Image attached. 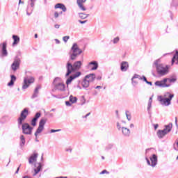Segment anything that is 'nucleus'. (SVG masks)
Segmentation results:
<instances>
[{"instance_id": "1", "label": "nucleus", "mask_w": 178, "mask_h": 178, "mask_svg": "<svg viewBox=\"0 0 178 178\" xmlns=\"http://www.w3.org/2000/svg\"><path fill=\"white\" fill-rule=\"evenodd\" d=\"M160 62L161 60H156L154 63L157 74H159V76H166V74L169 73V65L162 64Z\"/></svg>"}, {"instance_id": "2", "label": "nucleus", "mask_w": 178, "mask_h": 178, "mask_svg": "<svg viewBox=\"0 0 178 178\" xmlns=\"http://www.w3.org/2000/svg\"><path fill=\"white\" fill-rule=\"evenodd\" d=\"M81 65H82L81 61H76L73 65H72V63L70 61H68L65 66L67 69V73L65 74V77L70 76V74H72L73 72L76 70H79V69H81Z\"/></svg>"}, {"instance_id": "3", "label": "nucleus", "mask_w": 178, "mask_h": 178, "mask_svg": "<svg viewBox=\"0 0 178 178\" xmlns=\"http://www.w3.org/2000/svg\"><path fill=\"white\" fill-rule=\"evenodd\" d=\"M54 88L52 90L54 92H55V91L63 92V91L66 90V86H65V83L62 82V79L59 77L55 78V79L54 80Z\"/></svg>"}, {"instance_id": "4", "label": "nucleus", "mask_w": 178, "mask_h": 178, "mask_svg": "<svg viewBox=\"0 0 178 178\" xmlns=\"http://www.w3.org/2000/svg\"><path fill=\"white\" fill-rule=\"evenodd\" d=\"M72 54L70 55L71 60H75L77 58V56L83 53V50L79 48L77 43H74L71 48Z\"/></svg>"}, {"instance_id": "5", "label": "nucleus", "mask_w": 178, "mask_h": 178, "mask_svg": "<svg viewBox=\"0 0 178 178\" xmlns=\"http://www.w3.org/2000/svg\"><path fill=\"white\" fill-rule=\"evenodd\" d=\"M145 160L148 166H151L152 168H155L158 165V156L156 154H152L149 159L145 157Z\"/></svg>"}, {"instance_id": "6", "label": "nucleus", "mask_w": 178, "mask_h": 178, "mask_svg": "<svg viewBox=\"0 0 178 178\" xmlns=\"http://www.w3.org/2000/svg\"><path fill=\"white\" fill-rule=\"evenodd\" d=\"M27 116H29V108H25L21 112L20 116L17 120L19 127H20L22 124H23V121L26 120V119L27 118Z\"/></svg>"}, {"instance_id": "7", "label": "nucleus", "mask_w": 178, "mask_h": 178, "mask_svg": "<svg viewBox=\"0 0 178 178\" xmlns=\"http://www.w3.org/2000/svg\"><path fill=\"white\" fill-rule=\"evenodd\" d=\"M34 77L33 76H26L24 79V83L22 86V90H27L30 87V84L34 83Z\"/></svg>"}, {"instance_id": "8", "label": "nucleus", "mask_w": 178, "mask_h": 178, "mask_svg": "<svg viewBox=\"0 0 178 178\" xmlns=\"http://www.w3.org/2000/svg\"><path fill=\"white\" fill-rule=\"evenodd\" d=\"M45 123H47V120L44 118L40 120L39 122V127L35 133V137H38V134H41V133H42V130H44V126H45Z\"/></svg>"}, {"instance_id": "9", "label": "nucleus", "mask_w": 178, "mask_h": 178, "mask_svg": "<svg viewBox=\"0 0 178 178\" xmlns=\"http://www.w3.org/2000/svg\"><path fill=\"white\" fill-rule=\"evenodd\" d=\"M168 82L167 78H165L163 80L161 81H156L154 83V86L156 87H160L161 88H165L166 87H170V84L166 83Z\"/></svg>"}, {"instance_id": "10", "label": "nucleus", "mask_w": 178, "mask_h": 178, "mask_svg": "<svg viewBox=\"0 0 178 178\" xmlns=\"http://www.w3.org/2000/svg\"><path fill=\"white\" fill-rule=\"evenodd\" d=\"M22 132L24 134L30 135L33 133V127L28 123L22 124Z\"/></svg>"}, {"instance_id": "11", "label": "nucleus", "mask_w": 178, "mask_h": 178, "mask_svg": "<svg viewBox=\"0 0 178 178\" xmlns=\"http://www.w3.org/2000/svg\"><path fill=\"white\" fill-rule=\"evenodd\" d=\"M42 170V164L41 163H35L34 164V168H33V177L37 176Z\"/></svg>"}, {"instance_id": "12", "label": "nucleus", "mask_w": 178, "mask_h": 178, "mask_svg": "<svg viewBox=\"0 0 178 178\" xmlns=\"http://www.w3.org/2000/svg\"><path fill=\"white\" fill-rule=\"evenodd\" d=\"M10 69L11 70H13V72H16V70H19V69H20L19 58H16L14 60L13 63L11 65Z\"/></svg>"}, {"instance_id": "13", "label": "nucleus", "mask_w": 178, "mask_h": 178, "mask_svg": "<svg viewBox=\"0 0 178 178\" xmlns=\"http://www.w3.org/2000/svg\"><path fill=\"white\" fill-rule=\"evenodd\" d=\"M157 99L160 102V104L164 106H169V105H170V101H172V99H165L162 97V96H158Z\"/></svg>"}, {"instance_id": "14", "label": "nucleus", "mask_w": 178, "mask_h": 178, "mask_svg": "<svg viewBox=\"0 0 178 178\" xmlns=\"http://www.w3.org/2000/svg\"><path fill=\"white\" fill-rule=\"evenodd\" d=\"M37 0H29V5L31 6L30 8H27L26 10V15L27 16H30V15H31V13H33V10H34V3H35V1Z\"/></svg>"}, {"instance_id": "15", "label": "nucleus", "mask_w": 178, "mask_h": 178, "mask_svg": "<svg viewBox=\"0 0 178 178\" xmlns=\"http://www.w3.org/2000/svg\"><path fill=\"white\" fill-rule=\"evenodd\" d=\"M81 75V72H78L76 73H75L73 75H71L66 81V84L67 86H69V84L72 83V81H73V80H74V79H77V77H79V76Z\"/></svg>"}, {"instance_id": "16", "label": "nucleus", "mask_w": 178, "mask_h": 178, "mask_svg": "<svg viewBox=\"0 0 178 178\" xmlns=\"http://www.w3.org/2000/svg\"><path fill=\"white\" fill-rule=\"evenodd\" d=\"M37 158H38V154L33 153L29 159V165H33V163H35V162H37Z\"/></svg>"}, {"instance_id": "17", "label": "nucleus", "mask_w": 178, "mask_h": 178, "mask_svg": "<svg viewBox=\"0 0 178 178\" xmlns=\"http://www.w3.org/2000/svg\"><path fill=\"white\" fill-rule=\"evenodd\" d=\"M6 42H3L0 44V48L1 49L2 56H6L8 55V50H6Z\"/></svg>"}, {"instance_id": "18", "label": "nucleus", "mask_w": 178, "mask_h": 178, "mask_svg": "<svg viewBox=\"0 0 178 178\" xmlns=\"http://www.w3.org/2000/svg\"><path fill=\"white\" fill-rule=\"evenodd\" d=\"M121 131L124 137H130V134L131 132L130 131V129H129V128L122 127Z\"/></svg>"}, {"instance_id": "19", "label": "nucleus", "mask_w": 178, "mask_h": 178, "mask_svg": "<svg viewBox=\"0 0 178 178\" xmlns=\"http://www.w3.org/2000/svg\"><path fill=\"white\" fill-rule=\"evenodd\" d=\"M87 0H77L76 1V3L79 8V9H81V10H83V12H85V10H87V8H86V7H84V6L83 5V3H86Z\"/></svg>"}, {"instance_id": "20", "label": "nucleus", "mask_w": 178, "mask_h": 178, "mask_svg": "<svg viewBox=\"0 0 178 178\" xmlns=\"http://www.w3.org/2000/svg\"><path fill=\"white\" fill-rule=\"evenodd\" d=\"M127 69H129V63L126 61H123L121 63V71L122 72H127Z\"/></svg>"}, {"instance_id": "21", "label": "nucleus", "mask_w": 178, "mask_h": 178, "mask_svg": "<svg viewBox=\"0 0 178 178\" xmlns=\"http://www.w3.org/2000/svg\"><path fill=\"white\" fill-rule=\"evenodd\" d=\"M89 66L91 70H97L98 69V62L97 61H92L89 63Z\"/></svg>"}, {"instance_id": "22", "label": "nucleus", "mask_w": 178, "mask_h": 178, "mask_svg": "<svg viewBox=\"0 0 178 178\" xmlns=\"http://www.w3.org/2000/svg\"><path fill=\"white\" fill-rule=\"evenodd\" d=\"M41 89V86H38L34 90L33 94L31 97L32 99H34V98H37L38 97L39 91Z\"/></svg>"}, {"instance_id": "23", "label": "nucleus", "mask_w": 178, "mask_h": 178, "mask_svg": "<svg viewBox=\"0 0 178 178\" xmlns=\"http://www.w3.org/2000/svg\"><path fill=\"white\" fill-rule=\"evenodd\" d=\"M13 40L14 41L13 42V47H15V45H17V44L20 42V38L16 35H13Z\"/></svg>"}, {"instance_id": "24", "label": "nucleus", "mask_w": 178, "mask_h": 178, "mask_svg": "<svg viewBox=\"0 0 178 178\" xmlns=\"http://www.w3.org/2000/svg\"><path fill=\"white\" fill-rule=\"evenodd\" d=\"M55 9H62L63 12H66L67 8L63 3H57L54 6Z\"/></svg>"}, {"instance_id": "25", "label": "nucleus", "mask_w": 178, "mask_h": 178, "mask_svg": "<svg viewBox=\"0 0 178 178\" xmlns=\"http://www.w3.org/2000/svg\"><path fill=\"white\" fill-rule=\"evenodd\" d=\"M85 78L87 79L90 83H92V81L95 80V74H90L86 75Z\"/></svg>"}, {"instance_id": "26", "label": "nucleus", "mask_w": 178, "mask_h": 178, "mask_svg": "<svg viewBox=\"0 0 178 178\" xmlns=\"http://www.w3.org/2000/svg\"><path fill=\"white\" fill-rule=\"evenodd\" d=\"M19 145L22 148H23V147H24V145H26V138H24V135H21L19 137Z\"/></svg>"}, {"instance_id": "27", "label": "nucleus", "mask_w": 178, "mask_h": 178, "mask_svg": "<svg viewBox=\"0 0 178 178\" xmlns=\"http://www.w3.org/2000/svg\"><path fill=\"white\" fill-rule=\"evenodd\" d=\"M159 97H161L166 99H172L175 96L169 92H165L163 95H160Z\"/></svg>"}, {"instance_id": "28", "label": "nucleus", "mask_w": 178, "mask_h": 178, "mask_svg": "<svg viewBox=\"0 0 178 178\" xmlns=\"http://www.w3.org/2000/svg\"><path fill=\"white\" fill-rule=\"evenodd\" d=\"M82 86L83 87V88H88V87H90V82L86 77L82 81Z\"/></svg>"}, {"instance_id": "29", "label": "nucleus", "mask_w": 178, "mask_h": 178, "mask_svg": "<svg viewBox=\"0 0 178 178\" xmlns=\"http://www.w3.org/2000/svg\"><path fill=\"white\" fill-rule=\"evenodd\" d=\"M175 63H176V65H178V51H176V53L172 59V65H173Z\"/></svg>"}, {"instance_id": "30", "label": "nucleus", "mask_w": 178, "mask_h": 178, "mask_svg": "<svg viewBox=\"0 0 178 178\" xmlns=\"http://www.w3.org/2000/svg\"><path fill=\"white\" fill-rule=\"evenodd\" d=\"M11 79L10 82L8 83V87H12L15 84V81L16 80V76L15 75H11L10 76Z\"/></svg>"}, {"instance_id": "31", "label": "nucleus", "mask_w": 178, "mask_h": 178, "mask_svg": "<svg viewBox=\"0 0 178 178\" xmlns=\"http://www.w3.org/2000/svg\"><path fill=\"white\" fill-rule=\"evenodd\" d=\"M165 136H166V134L162 130H159L157 131V137H159V138H163Z\"/></svg>"}, {"instance_id": "32", "label": "nucleus", "mask_w": 178, "mask_h": 178, "mask_svg": "<svg viewBox=\"0 0 178 178\" xmlns=\"http://www.w3.org/2000/svg\"><path fill=\"white\" fill-rule=\"evenodd\" d=\"M172 127L173 124H172V122H170L168 125H165V129L168 131V133H170V131H172Z\"/></svg>"}, {"instance_id": "33", "label": "nucleus", "mask_w": 178, "mask_h": 178, "mask_svg": "<svg viewBox=\"0 0 178 178\" xmlns=\"http://www.w3.org/2000/svg\"><path fill=\"white\" fill-rule=\"evenodd\" d=\"M70 102L72 104H76L77 102V97H74L73 95L70 96Z\"/></svg>"}, {"instance_id": "34", "label": "nucleus", "mask_w": 178, "mask_h": 178, "mask_svg": "<svg viewBox=\"0 0 178 178\" xmlns=\"http://www.w3.org/2000/svg\"><path fill=\"white\" fill-rule=\"evenodd\" d=\"M88 16H90L89 14H84L83 13H79V17H80V19H87Z\"/></svg>"}, {"instance_id": "35", "label": "nucleus", "mask_w": 178, "mask_h": 178, "mask_svg": "<svg viewBox=\"0 0 178 178\" xmlns=\"http://www.w3.org/2000/svg\"><path fill=\"white\" fill-rule=\"evenodd\" d=\"M152 106V97H150L148 102L147 111H150Z\"/></svg>"}, {"instance_id": "36", "label": "nucleus", "mask_w": 178, "mask_h": 178, "mask_svg": "<svg viewBox=\"0 0 178 178\" xmlns=\"http://www.w3.org/2000/svg\"><path fill=\"white\" fill-rule=\"evenodd\" d=\"M169 81V83H176L177 81V78L173 77V78H167V81Z\"/></svg>"}, {"instance_id": "37", "label": "nucleus", "mask_w": 178, "mask_h": 178, "mask_svg": "<svg viewBox=\"0 0 178 178\" xmlns=\"http://www.w3.org/2000/svg\"><path fill=\"white\" fill-rule=\"evenodd\" d=\"M132 79H138L139 80H143V77L138 74H134Z\"/></svg>"}, {"instance_id": "38", "label": "nucleus", "mask_w": 178, "mask_h": 178, "mask_svg": "<svg viewBox=\"0 0 178 178\" xmlns=\"http://www.w3.org/2000/svg\"><path fill=\"white\" fill-rule=\"evenodd\" d=\"M120 38H119V37H116L113 40V44H118V42H119Z\"/></svg>"}, {"instance_id": "39", "label": "nucleus", "mask_w": 178, "mask_h": 178, "mask_svg": "<svg viewBox=\"0 0 178 178\" xmlns=\"http://www.w3.org/2000/svg\"><path fill=\"white\" fill-rule=\"evenodd\" d=\"M70 36H64L63 38V41H64V42H67V41L70 40Z\"/></svg>"}, {"instance_id": "40", "label": "nucleus", "mask_w": 178, "mask_h": 178, "mask_svg": "<svg viewBox=\"0 0 178 178\" xmlns=\"http://www.w3.org/2000/svg\"><path fill=\"white\" fill-rule=\"evenodd\" d=\"M41 117V113H36V114L35 115L34 118L38 120Z\"/></svg>"}, {"instance_id": "41", "label": "nucleus", "mask_w": 178, "mask_h": 178, "mask_svg": "<svg viewBox=\"0 0 178 178\" xmlns=\"http://www.w3.org/2000/svg\"><path fill=\"white\" fill-rule=\"evenodd\" d=\"M66 152H70V154H72V152L73 151V149L72 147H67L65 149Z\"/></svg>"}, {"instance_id": "42", "label": "nucleus", "mask_w": 178, "mask_h": 178, "mask_svg": "<svg viewBox=\"0 0 178 178\" xmlns=\"http://www.w3.org/2000/svg\"><path fill=\"white\" fill-rule=\"evenodd\" d=\"M126 116H127V120H129L130 122V120H131V115L127 114V111L126 112Z\"/></svg>"}, {"instance_id": "43", "label": "nucleus", "mask_w": 178, "mask_h": 178, "mask_svg": "<svg viewBox=\"0 0 178 178\" xmlns=\"http://www.w3.org/2000/svg\"><path fill=\"white\" fill-rule=\"evenodd\" d=\"M117 129L118 130H119V131H121L122 130V126L120 125V124H119V122H117Z\"/></svg>"}, {"instance_id": "44", "label": "nucleus", "mask_w": 178, "mask_h": 178, "mask_svg": "<svg viewBox=\"0 0 178 178\" xmlns=\"http://www.w3.org/2000/svg\"><path fill=\"white\" fill-rule=\"evenodd\" d=\"M105 173H106L107 175H109V172H108L106 170H104L103 171H102L99 175H105Z\"/></svg>"}, {"instance_id": "45", "label": "nucleus", "mask_w": 178, "mask_h": 178, "mask_svg": "<svg viewBox=\"0 0 178 178\" xmlns=\"http://www.w3.org/2000/svg\"><path fill=\"white\" fill-rule=\"evenodd\" d=\"M84 104H86V98L84 97V96H82L81 105H84Z\"/></svg>"}, {"instance_id": "46", "label": "nucleus", "mask_w": 178, "mask_h": 178, "mask_svg": "<svg viewBox=\"0 0 178 178\" xmlns=\"http://www.w3.org/2000/svg\"><path fill=\"white\" fill-rule=\"evenodd\" d=\"M58 131H60V129H51L50 133H58Z\"/></svg>"}, {"instance_id": "47", "label": "nucleus", "mask_w": 178, "mask_h": 178, "mask_svg": "<svg viewBox=\"0 0 178 178\" xmlns=\"http://www.w3.org/2000/svg\"><path fill=\"white\" fill-rule=\"evenodd\" d=\"M54 17H55V19H58V17H59V13L55 12L54 13Z\"/></svg>"}, {"instance_id": "48", "label": "nucleus", "mask_w": 178, "mask_h": 178, "mask_svg": "<svg viewBox=\"0 0 178 178\" xmlns=\"http://www.w3.org/2000/svg\"><path fill=\"white\" fill-rule=\"evenodd\" d=\"M72 103H70V102H67V101L65 102V105H66V106H72Z\"/></svg>"}, {"instance_id": "49", "label": "nucleus", "mask_w": 178, "mask_h": 178, "mask_svg": "<svg viewBox=\"0 0 178 178\" xmlns=\"http://www.w3.org/2000/svg\"><path fill=\"white\" fill-rule=\"evenodd\" d=\"M132 84L134 86H137V81H134V79H131Z\"/></svg>"}, {"instance_id": "50", "label": "nucleus", "mask_w": 178, "mask_h": 178, "mask_svg": "<svg viewBox=\"0 0 178 178\" xmlns=\"http://www.w3.org/2000/svg\"><path fill=\"white\" fill-rule=\"evenodd\" d=\"M31 126H37V122L35 121H33V120H31Z\"/></svg>"}, {"instance_id": "51", "label": "nucleus", "mask_w": 178, "mask_h": 178, "mask_svg": "<svg viewBox=\"0 0 178 178\" xmlns=\"http://www.w3.org/2000/svg\"><path fill=\"white\" fill-rule=\"evenodd\" d=\"M113 147V145L112 144H109L108 146H107V149H111Z\"/></svg>"}, {"instance_id": "52", "label": "nucleus", "mask_w": 178, "mask_h": 178, "mask_svg": "<svg viewBox=\"0 0 178 178\" xmlns=\"http://www.w3.org/2000/svg\"><path fill=\"white\" fill-rule=\"evenodd\" d=\"M163 131V133H165V135L166 134H168L169 131H167L166 128H164L163 130H161Z\"/></svg>"}, {"instance_id": "53", "label": "nucleus", "mask_w": 178, "mask_h": 178, "mask_svg": "<svg viewBox=\"0 0 178 178\" xmlns=\"http://www.w3.org/2000/svg\"><path fill=\"white\" fill-rule=\"evenodd\" d=\"M142 80L145 81V83H147L148 81L147 80V78L145 77V76H142Z\"/></svg>"}, {"instance_id": "54", "label": "nucleus", "mask_w": 178, "mask_h": 178, "mask_svg": "<svg viewBox=\"0 0 178 178\" xmlns=\"http://www.w3.org/2000/svg\"><path fill=\"white\" fill-rule=\"evenodd\" d=\"M87 20H85V21L79 20V22L81 23V24H85Z\"/></svg>"}, {"instance_id": "55", "label": "nucleus", "mask_w": 178, "mask_h": 178, "mask_svg": "<svg viewBox=\"0 0 178 178\" xmlns=\"http://www.w3.org/2000/svg\"><path fill=\"white\" fill-rule=\"evenodd\" d=\"M21 166H22V164H20L19 166L17 168V170L15 172L16 174L19 173V170H20V167Z\"/></svg>"}, {"instance_id": "56", "label": "nucleus", "mask_w": 178, "mask_h": 178, "mask_svg": "<svg viewBox=\"0 0 178 178\" xmlns=\"http://www.w3.org/2000/svg\"><path fill=\"white\" fill-rule=\"evenodd\" d=\"M75 88H79V90H81V86H80V85H76L74 86Z\"/></svg>"}, {"instance_id": "57", "label": "nucleus", "mask_w": 178, "mask_h": 178, "mask_svg": "<svg viewBox=\"0 0 178 178\" xmlns=\"http://www.w3.org/2000/svg\"><path fill=\"white\" fill-rule=\"evenodd\" d=\"M56 44H60V41L58 39H55Z\"/></svg>"}, {"instance_id": "58", "label": "nucleus", "mask_w": 178, "mask_h": 178, "mask_svg": "<svg viewBox=\"0 0 178 178\" xmlns=\"http://www.w3.org/2000/svg\"><path fill=\"white\" fill-rule=\"evenodd\" d=\"M54 27H55V29H59V27H60V25H59V24H55V25H54Z\"/></svg>"}, {"instance_id": "59", "label": "nucleus", "mask_w": 178, "mask_h": 178, "mask_svg": "<svg viewBox=\"0 0 178 178\" xmlns=\"http://www.w3.org/2000/svg\"><path fill=\"white\" fill-rule=\"evenodd\" d=\"M158 127H159L158 124H154V130H156V129H158Z\"/></svg>"}, {"instance_id": "60", "label": "nucleus", "mask_w": 178, "mask_h": 178, "mask_svg": "<svg viewBox=\"0 0 178 178\" xmlns=\"http://www.w3.org/2000/svg\"><path fill=\"white\" fill-rule=\"evenodd\" d=\"M99 88H102V86H96V87H95V89H96V90H98V89H99Z\"/></svg>"}, {"instance_id": "61", "label": "nucleus", "mask_w": 178, "mask_h": 178, "mask_svg": "<svg viewBox=\"0 0 178 178\" xmlns=\"http://www.w3.org/2000/svg\"><path fill=\"white\" fill-rule=\"evenodd\" d=\"M147 84H149V86H152V82H150V81H147L146 82Z\"/></svg>"}, {"instance_id": "62", "label": "nucleus", "mask_w": 178, "mask_h": 178, "mask_svg": "<svg viewBox=\"0 0 178 178\" xmlns=\"http://www.w3.org/2000/svg\"><path fill=\"white\" fill-rule=\"evenodd\" d=\"M129 127L133 129V127H134V124H130Z\"/></svg>"}, {"instance_id": "63", "label": "nucleus", "mask_w": 178, "mask_h": 178, "mask_svg": "<svg viewBox=\"0 0 178 178\" xmlns=\"http://www.w3.org/2000/svg\"><path fill=\"white\" fill-rule=\"evenodd\" d=\"M102 79V78L101 76H97V80H101Z\"/></svg>"}, {"instance_id": "64", "label": "nucleus", "mask_w": 178, "mask_h": 178, "mask_svg": "<svg viewBox=\"0 0 178 178\" xmlns=\"http://www.w3.org/2000/svg\"><path fill=\"white\" fill-rule=\"evenodd\" d=\"M58 178H67V177H58Z\"/></svg>"}]
</instances>
